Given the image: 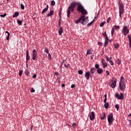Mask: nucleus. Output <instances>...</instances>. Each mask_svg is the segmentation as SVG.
<instances>
[{
  "mask_svg": "<svg viewBox=\"0 0 131 131\" xmlns=\"http://www.w3.org/2000/svg\"><path fill=\"white\" fill-rule=\"evenodd\" d=\"M61 86L62 88H64V86H65V84H62Z\"/></svg>",
  "mask_w": 131,
  "mask_h": 131,
  "instance_id": "e2e57ef3",
  "label": "nucleus"
},
{
  "mask_svg": "<svg viewBox=\"0 0 131 131\" xmlns=\"http://www.w3.org/2000/svg\"><path fill=\"white\" fill-rule=\"evenodd\" d=\"M96 73V69L95 68H92L90 70V73L91 74H95Z\"/></svg>",
  "mask_w": 131,
  "mask_h": 131,
  "instance_id": "f3484780",
  "label": "nucleus"
},
{
  "mask_svg": "<svg viewBox=\"0 0 131 131\" xmlns=\"http://www.w3.org/2000/svg\"><path fill=\"white\" fill-rule=\"evenodd\" d=\"M115 97L118 100H123V98H124V96H123V94H122V93H120V95L118 93H116L115 94Z\"/></svg>",
  "mask_w": 131,
  "mask_h": 131,
  "instance_id": "6e6552de",
  "label": "nucleus"
},
{
  "mask_svg": "<svg viewBox=\"0 0 131 131\" xmlns=\"http://www.w3.org/2000/svg\"><path fill=\"white\" fill-rule=\"evenodd\" d=\"M7 16V14L5 13L4 14H1L0 17H2V18H4Z\"/></svg>",
  "mask_w": 131,
  "mask_h": 131,
  "instance_id": "4c0bfd02",
  "label": "nucleus"
},
{
  "mask_svg": "<svg viewBox=\"0 0 131 131\" xmlns=\"http://www.w3.org/2000/svg\"><path fill=\"white\" fill-rule=\"evenodd\" d=\"M114 29L117 30L119 29V28H120V27L119 26H114Z\"/></svg>",
  "mask_w": 131,
  "mask_h": 131,
  "instance_id": "c756f323",
  "label": "nucleus"
},
{
  "mask_svg": "<svg viewBox=\"0 0 131 131\" xmlns=\"http://www.w3.org/2000/svg\"><path fill=\"white\" fill-rule=\"evenodd\" d=\"M104 106L105 107V109H107V108L109 107V103L105 102V104L104 105Z\"/></svg>",
  "mask_w": 131,
  "mask_h": 131,
  "instance_id": "a878e982",
  "label": "nucleus"
},
{
  "mask_svg": "<svg viewBox=\"0 0 131 131\" xmlns=\"http://www.w3.org/2000/svg\"><path fill=\"white\" fill-rule=\"evenodd\" d=\"M100 118L101 120H103L105 118H106V115H105L104 113H102L100 115Z\"/></svg>",
  "mask_w": 131,
  "mask_h": 131,
  "instance_id": "412c9836",
  "label": "nucleus"
},
{
  "mask_svg": "<svg viewBox=\"0 0 131 131\" xmlns=\"http://www.w3.org/2000/svg\"><path fill=\"white\" fill-rule=\"evenodd\" d=\"M89 22V17H84L82 19V22H81V24H82V25H85V24H86V23H88Z\"/></svg>",
  "mask_w": 131,
  "mask_h": 131,
  "instance_id": "1a4fd4ad",
  "label": "nucleus"
},
{
  "mask_svg": "<svg viewBox=\"0 0 131 131\" xmlns=\"http://www.w3.org/2000/svg\"><path fill=\"white\" fill-rule=\"evenodd\" d=\"M64 67L66 68H69V67H68V65H67V64H64Z\"/></svg>",
  "mask_w": 131,
  "mask_h": 131,
  "instance_id": "6e6d98bb",
  "label": "nucleus"
},
{
  "mask_svg": "<svg viewBox=\"0 0 131 131\" xmlns=\"http://www.w3.org/2000/svg\"><path fill=\"white\" fill-rule=\"evenodd\" d=\"M127 36L129 40V43H131V36L129 35H128Z\"/></svg>",
  "mask_w": 131,
  "mask_h": 131,
  "instance_id": "7c9ffc66",
  "label": "nucleus"
},
{
  "mask_svg": "<svg viewBox=\"0 0 131 131\" xmlns=\"http://www.w3.org/2000/svg\"><path fill=\"white\" fill-rule=\"evenodd\" d=\"M98 45H99L100 46H102L103 45V43L102 42H98Z\"/></svg>",
  "mask_w": 131,
  "mask_h": 131,
  "instance_id": "603ef678",
  "label": "nucleus"
},
{
  "mask_svg": "<svg viewBox=\"0 0 131 131\" xmlns=\"http://www.w3.org/2000/svg\"><path fill=\"white\" fill-rule=\"evenodd\" d=\"M97 72L98 74H102V73H103V69L99 68L98 70H97Z\"/></svg>",
  "mask_w": 131,
  "mask_h": 131,
  "instance_id": "aec40b11",
  "label": "nucleus"
},
{
  "mask_svg": "<svg viewBox=\"0 0 131 131\" xmlns=\"http://www.w3.org/2000/svg\"><path fill=\"white\" fill-rule=\"evenodd\" d=\"M78 74L81 75L83 73V72L82 71V70H79L78 71Z\"/></svg>",
  "mask_w": 131,
  "mask_h": 131,
  "instance_id": "e433bc0d",
  "label": "nucleus"
},
{
  "mask_svg": "<svg viewBox=\"0 0 131 131\" xmlns=\"http://www.w3.org/2000/svg\"><path fill=\"white\" fill-rule=\"evenodd\" d=\"M105 23H106V21H103L100 24V27H103V26H104V25H105Z\"/></svg>",
  "mask_w": 131,
  "mask_h": 131,
  "instance_id": "cd10ccee",
  "label": "nucleus"
},
{
  "mask_svg": "<svg viewBox=\"0 0 131 131\" xmlns=\"http://www.w3.org/2000/svg\"><path fill=\"white\" fill-rule=\"evenodd\" d=\"M108 45V41L105 40L104 47H106Z\"/></svg>",
  "mask_w": 131,
  "mask_h": 131,
  "instance_id": "37998d69",
  "label": "nucleus"
},
{
  "mask_svg": "<svg viewBox=\"0 0 131 131\" xmlns=\"http://www.w3.org/2000/svg\"><path fill=\"white\" fill-rule=\"evenodd\" d=\"M32 59L34 60H37V53L35 49H34L33 51Z\"/></svg>",
  "mask_w": 131,
  "mask_h": 131,
  "instance_id": "0eeeda50",
  "label": "nucleus"
},
{
  "mask_svg": "<svg viewBox=\"0 0 131 131\" xmlns=\"http://www.w3.org/2000/svg\"><path fill=\"white\" fill-rule=\"evenodd\" d=\"M34 92H35V90H34V89H33V88H31V93H34Z\"/></svg>",
  "mask_w": 131,
  "mask_h": 131,
  "instance_id": "49530a36",
  "label": "nucleus"
},
{
  "mask_svg": "<svg viewBox=\"0 0 131 131\" xmlns=\"http://www.w3.org/2000/svg\"><path fill=\"white\" fill-rule=\"evenodd\" d=\"M105 40H106V41H108L109 38H108L107 37V36H106V37H105Z\"/></svg>",
  "mask_w": 131,
  "mask_h": 131,
  "instance_id": "4d7b16f0",
  "label": "nucleus"
},
{
  "mask_svg": "<svg viewBox=\"0 0 131 131\" xmlns=\"http://www.w3.org/2000/svg\"><path fill=\"white\" fill-rule=\"evenodd\" d=\"M55 4H56V3H55V1H52L51 5L52 6H55Z\"/></svg>",
  "mask_w": 131,
  "mask_h": 131,
  "instance_id": "58836bf2",
  "label": "nucleus"
},
{
  "mask_svg": "<svg viewBox=\"0 0 131 131\" xmlns=\"http://www.w3.org/2000/svg\"><path fill=\"white\" fill-rule=\"evenodd\" d=\"M78 4H79V3L73 2L71 3L70 6L68 7L67 11V17H68V18L70 17L71 12H74V9L76 8L77 6H78Z\"/></svg>",
  "mask_w": 131,
  "mask_h": 131,
  "instance_id": "f257e3e1",
  "label": "nucleus"
},
{
  "mask_svg": "<svg viewBox=\"0 0 131 131\" xmlns=\"http://www.w3.org/2000/svg\"><path fill=\"white\" fill-rule=\"evenodd\" d=\"M129 48L130 49V48H131V43H129Z\"/></svg>",
  "mask_w": 131,
  "mask_h": 131,
  "instance_id": "338daca9",
  "label": "nucleus"
},
{
  "mask_svg": "<svg viewBox=\"0 0 131 131\" xmlns=\"http://www.w3.org/2000/svg\"><path fill=\"white\" fill-rule=\"evenodd\" d=\"M62 33H63V28L60 27L58 30L59 35H62Z\"/></svg>",
  "mask_w": 131,
  "mask_h": 131,
  "instance_id": "a211bd4d",
  "label": "nucleus"
},
{
  "mask_svg": "<svg viewBox=\"0 0 131 131\" xmlns=\"http://www.w3.org/2000/svg\"><path fill=\"white\" fill-rule=\"evenodd\" d=\"M128 117L131 116V113L128 115Z\"/></svg>",
  "mask_w": 131,
  "mask_h": 131,
  "instance_id": "774afa93",
  "label": "nucleus"
},
{
  "mask_svg": "<svg viewBox=\"0 0 131 131\" xmlns=\"http://www.w3.org/2000/svg\"><path fill=\"white\" fill-rule=\"evenodd\" d=\"M64 63H65L64 61H62L61 62V65H63V64H64Z\"/></svg>",
  "mask_w": 131,
  "mask_h": 131,
  "instance_id": "0e129e2a",
  "label": "nucleus"
},
{
  "mask_svg": "<svg viewBox=\"0 0 131 131\" xmlns=\"http://www.w3.org/2000/svg\"><path fill=\"white\" fill-rule=\"evenodd\" d=\"M92 75V74L90 71H88L85 73L84 76L87 80H89L90 79V77Z\"/></svg>",
  "mask_w": 131,
  "mask_h": 131,
  "instance_id": "ddd939ff",
  "label": "nucleus"
},
{
  "mask_svg": "<svg viewBox=\"0 0 131 131\" xmlns=\"http://www.w3.org/2000/svg\"><path fill=\"white\" fill-rule=\"evenodd\" d=\"M54 14V11L53 10H50L49 13L47 14V17H51Z\"/></svg>",
  "mask_w": 131,
  "mask_h": 131,
  "instance_id": "dca6fc26",
  "label": "nucleus"
},
{
  "mask_svg": "<svg viewBox=\"0 0 131 131\" xmlns=\"http://www.w3.org/2000/svg\"><path fill=\"white\" fill-rule=\"evenodd\" d=\"M45 53H47V54H50V53H49V49H48V48H45Z\"/></svg>",
  "mask_w": 131,
  "mask_h": 131,
  "instance_id": "f704fd0d",
  "label": "nucleus"
},
{
  "mask_svg": "<svg viewBox=\"0 0 131 131\" xmlns=\"http://www.w3.org/2000/svg\"><path fill=\"white\" fill-rule=\"evenodd\" d=\"M129 122L130 123V126L131 127V120H129Z\"/></svg>",
  "mask_w": 131,
  "mask_h": 131,
  "instance_id": "69168bd1",
  "label": "nucleus"
},
{
  "mask_svg": "<svg viewBox=\"0 0 131 131\" xmlns=\"http://www.w3.org/2000/svg\"><path fill=\"white\" fill-rule=\"evenodd\" d=\"M106 73L107 74L106 75H110V72H109V71H106Z\"/></svg>",
  "mask_w": 131,
  "mask_h": 131,
  "instance_id": "3c124183",
  "label": "nucleus"
},
{
  "mask_svg": "<svg viewBox=\"0 0 131 131\" xmlns=\"http://www.w3.org/2000/svg\"><path fill=\"white\" fill-rule=\"evenodd\" d=\"M106 61H107L108 62H110V59H111V58H109V57L106 56Z\"/></svg>",
  "mask_w": 131,
  "mask_h": 131,
  "instance_id": "79ce46f5",
  "label": "nucleus"
},
{
  "mask_svg": "<svg viewBox=\"0 0 131 131\" xmlns=\"http://www.w3.org/2000/svg\"><path fill=\"white\" fill-rule=\"evenodd\" d=\"M111 20V17H108L106 20L107 23H109Z\"/></svg>",
  "mask_w": 131,
  "mask_h": 131,
  "instance_id": "c03bdc74",
  "label": "nucleus"
},
{
  "mask_svg": "<svg viewBox=\"0 0 131 131\" xmlns=\"http://www.w3.org/2000/svg\"><path fill=\"white\" fill-rule=\"evenodd\" d=\"M115 31V29L114 28H112V32H111L112 36H113V34H114Z\"/></svg>",
  "mask_w": 131,
  "mask_h": 131,
  "instance_id": "c85d7f7f",
  "label": "nucleus"
},
{
  "mask_svg": "<svg viewBox=\"0 0 131 131\" xmlns=\"http://www.w3.org/2000/svg\"><path fill=\"white\" fill-rule=\"evenodd\" d=\"M72 126L73 127H75V126H76V124L75 123H73Z\"/></svg>",
  "mask_w": 131,
  "mask_h": 131,
  "instance_id": "8fccbe9b",
  "label": "nucleus"
},
{
  "mask_svg": "<svg viewBox=\"0 0 131 131\" xmlns=\"http://www.w3.org/2000/svg\"><path fill=\"white\" fill-rule=\"evenodd\" d=\"M33 78H36V74H34L32 76Z\"/></svg>",
  "mask_w": 131,
  "mask_h": 131,
  "instance_id": "5fc2aeb1",
  "label": "nucleus"
},
{
  "mask_svg": "<svg viewBox=\"0 0 131 131\" xmlns=\"http://www.w3.org/2000/svg\"><path fill=\"white\" fill-rule=\"evenodd\" d=\"M22 73H23V71H19V76H21L22 75Z\"/></svg>",
  "mask_w": 131,
  "mask_h": 131,
  "instance_id": "a18cd8bd",
  "label": "nucleus"
},
{
  "mask_svg": "<svg viewBox=\"0 0 131 131\" xmlns=\"http://www.w3.org/2000/svg\"><path fill=\"white\" fill-rule=\"evenodd\" d=\"M119 88L120 91H124L125 90V83H124V78L123 76H121L119 84Z\"/></svg>",
  "mask_w": 131,
  "mask_h": 131,
  "instance_id": "f03ea898",
  "label": "nucleus"
},
{
  "mask_svg": "<svg viewBox=\"0 0 131 131\" xmlns=\"http://www.w3.org/2000/svg\"><path fill=\"white\" fill-rule=\"evenodd\" d=\"M49 10V5H47L46 7L42 10L41 13L43 14L44 13H46Z\"/></svg>",
  "mask_w": 131,
  "mask_h": 131,
  "instance_id": "6ab92c4d",
  "label": "nucleus"
},
{
  "mask_svg": "<svg viewBox=\"0 0 131 131\" xmlns=\"http://www.w3.org/2000/svg\"><path fill=\"white\" fill-rule=\"evenodd\" d=\"M107 101V98H105L104 100V102L106 103V102Z\"/></svg>",
  "mask_w": 131,
  "mask_h": 131,
  "instance_id": "680f3d73",
  "label": "nucleus"
},
{
  "mask_svg": "<svg viewBox=\"0 0 131 131\" xmlns=\"http://www.w3.org/2000/svg\"><path fill=\"white\" fill-rule=\"evenodd\" d=\"M95 69H100V66L99 65V64H96L95 65Z\"/></svg>",
  "mask_w": 131,
  "mask_h": 131,
  "instance_id": "bb28decb",
  "label": "nucleus"
},
{
  "mask_svg": "<svg viewBox=\"0 0 131 131\" xmlns=\"http://www.w3.org/2000/svg\"><path fill=\"white\" fill-rule=\"evenodd\" d=\"M55 75H59V73L58 72H56L55 73Z\"/></svg>",
  "mask_w": 131,
  "mask_h": 131,
  "instance_id": "052dcab7",
  "label": "nucleus"
},
{
  "mask_svg": "<svg viewBox=\"0 0 131 131\" xmlns=\"http://www.w3.org/2000/svg\"><path fill=\"white\" fill-rule=\"evenodd\" d=\"M25 74H26V75L27 76H28V75H29V73H28V71H26V72H25Z\"/></svg>",
  "mask_w": 131,
  "mask_h": 131,
  "instance_id": "864d4df0",
  "label": "nucleus"
},
{
  "mask_svg": "<svg viewBox=\"0 0 131 131\" xmlns=\"http://www.w3.org/2000/svg\"><path fill=\"white\" fill-rule=\"evenodd\" d=\"M94 57H95V55H93L91 56V59L93 60L94 59Z\"/></svg>",
  "mask_w": 131,
  "mask_h": 131,
  "instance_id": "13d9d810",
  "label": "nucleus"
},
{
  "mask_svg": "<svg viewBox=\"0 0 131 131\" xmlns=\"http://www.w3.org/2000/svg\"><path fill=\"white\" fill-rule=\"evenodd\" d=\"M110 63L111 65H114V63L113 61H112V60H110Z\"/></svg>",
  "mask_w": 131,
  "mask_h": 131,
  "instance_id": "09e8293b",
  "label": "nucleus"
},
{
  "mask_svg": "<svg viewBox=\"0 0 131 131\" xmlns=\"http://www.w3.org/2000/svg\"><path fill=\"white\" fill-rule=\"evenodd\" d=\"M107 121L109 124L113 123V114L112 113L107 115Z\"/></svg>",
  "mask_w": 131,
  "mask_h": 131,
  "instance_id": "39448f33",
  "label": "nucleus"
},
{
  "mask_svg": "<svg viewBox=\"0 0 131 131\" xmlns=\"http://www.w3.org/2000/svg\"><path fill=\"white\" fill-rule=\"evenodd\" d=\"M92 53L91 52V51H88L86 52V55H92Z\"/></svg>",
  "mask_w": 131,
  "mask_h": 131,
  "instance_id": "a19ab883",
  "label": "nucleus"
},
{
  "mask_svg": "<svg viewBox=\"0 0 131 131\" xmlns=\"http://www.w3.org/2000/svg\"><path fill=\"white\" fill-rule=\"evenodd\" d=\"M111 88L114 89L116 86V79L114 81H112V83L111 84Z\"/></svg>",
  "mask_w": 131,
  "mask_h": 131,
  "instance_id": "4468645a",
  "label": "nucleus"
},
{
  "mask_svg": "<svg viewBox=\"0 0 131 131\" xmlns=\"http://www.w3.org/2000/svg\"><path fill=\"white\" fill-rule=\"evenodd\" d=\"M71 88L72 89H74V88H75V84H72L71 86Z\"/></svg>",
  "mask_w": 131,
  "mask_h": 131,
  "instance_id": "de8ad7c7",
  "label": "nucleus"
},
{
  "mask_svg": "<svg viewBox=\"0 0 131 131\" xmlns=\"http://www.w3.org/2000/svg\"><path fill=\"white\" fill-rule=\"evenodd\" d=\"M30 59V56H29V51L28 50L26 51V63H27V67L28 66L27 63H28V61Z\"/></svg>",
  "mask_w": 131,
  "mask_h": 131,
  "instance_id": "9b49d317",
  "label": "nucleus"
},
{
  "mask_svg": "<svg viewBox=\"0 0 131 131\" xmlns=\"http://www.w3.org/2000/svg\"><path fill=\"white\" fill-rule=\"evenodd\" d=\"M89 118L91 121H93L95 119V113L94 112H92L89 114Z\"/></svg>",
  "mask_w": 131,
  "mask_h": 131,
  "instance_id": "9d476101",
  "label": "nucleus"
},
{
  "mask_svg": "<svg viewBox=\"0 0 131 131\" xmlns=\"http://www.w3.org/2000/svg\"><path fill=\"white\" fill-rule=\"evenodd\" d=\"M84 17H85V16L84 15H81V16L79 17V18L78 19H77V20L75 21L76 24H78V23H79V22H80V23H81L82 18H84Z\"/></svg>",
  "mask_w": 131,
  "mask_h": 131,
  "instance_id": "f8f14e48",
  "label": "nucleus"
},
{
  "mask_svg": "<svg viewBox=\"0 0 131 131\" xmlns=\"http://www.w3.org/2000/svg\"><path fill=\"white\" fill-rule=\"evenodd\" d=\"M122 32L125 36L126 35H127L129 33V30H128V27L127 26H124L122 28Z\"/></svg>",
  "mask_w": 131,
  "mask_h": 131,
  "instance_id": "423d86ee",
  "label": "nucleus"
},
{
  "mask_svg": "<svg viewBox=\"0 0 131 131\" xmlns=\"http://www.w3.org/2000/svg\"><path fill=\"white\" fill-rule=\"evenodd\" d=\"M17 22L19 25H21V24H22V21L20 19H17Z\"/></svg>",
  "mask_w": 131,
  "mask_h": 131,
  "instance_id": "473e14b6",
  "label": "nucleus"
},
{
  "mask_svg": "<svg viewBox=\"0 0 131 131\" xmlns=\"http://www.w3.org/2000/svg\"><path fill=\"white\" fill-rule=\"evenodd\" d=\"M115 107L117 109V111H118V109H119V104H116L115 106Z\"/></svg>",
  "mask_w": 131,
  "mask_h": 131,
  "instance_id": "c9c22d12",
  "label": "nucleus"
},
{
  "mask_svg": "<svg viewBox=\"0 0 131 131\" xmlns=\"http://www.w3.org/2000/svg\"><path fill=\"white\" fill-rule=\"evenodd\" d=\"M77 10L78 12L81 13V14H83V15H86L88 14V11L84 9L83 6H82L80 3H79L78 4Z\"/></svg>",
  "mask_w": 131,
  "mask_h": 131,
  "instance_id": "7ed1b4c3",
  "label": "nucleus"
},
{
  "mask_svg": "<svg viewBox=\"0 0 131 131\" xmlns=\"http://www.w3.org/2000/svg\"><path fill=\"white\" fill-rule=\"evenodd\" d=\"M19 16V12H14V14L13 15V18H16V17H18Z\"/></svg>",
  "mask_w": 131,
  "mask_h": 131,
  "instance_id": "4be33fe9",
  "label": "nucleus"
},
{
  "mask_svg": "<svg viewBox=\"0 0 131 131\" xmlns=\"http://www.w3.org/2000/svg\"><path fill=\"white\" fill-rule=\"evenodd\" d=\"M95 21V19H93L92 21L88 24V26H91L92 25V24Z\"/></svg>",
  "mask_w": 131,
  "mask_h": 131,
  "instance_id": "72a5a7b5",
  "label": "nucleus"
},
{
  "mask_svg": "<svg viewBox=\"0 0 131 131\" xmlns=\"http://www.w3.org/2000/svg\"><path fill=\"white\" fill-rule=\"evenodd\" d=\"M116 62L118 65H120V64H121V61L119 59H117Z\"/></svg>",
  "mask_w": 131,
  "mask_h": 131,
  "instance_id": "393cba45",
  "label": "nucleus"
},
{
  "mask_svg": "<svg viewBox=\"0 0 131 131\" xmlns=\"http://www.w3.org/2000/svg\"><path fill=\"white\" fill-rule=\"evenodd\" d=\"M20 9L21 10H24V9H25V7L24 6V5L22 4H20Z\"/></svg>",
  "mask_w": 131,
  "mask_h": 131,
  "instance_id": "2f4dec72",
  "label": "nucleus"
},
{
  "mask_svg": "<svg viewBox=\"0 0 131 131\" xmlns=\"http://www.w3.org/2000/svg\"><path fill=\"white\" fill-rule=\"evenodd\" d=\"M104 62H105V59H102L101 60V63L103 65V68H106V67H107V63Z\"/></svg>",
  "mask_w": 131,
  "mask_h": 131,
  "instance_id": "2eb2a0df",
  "label": "nucleus"
},
{
  "mask_svg": "<svg viewBox=\"0 0 131 131\" xmlns=\"http://www.w3.org/2000/svg\"><path fill=\"white\" fill-rule=\"evenodd\" d=\"M102 35H103V36H104V37H107V34L106 33V32H104L102 33Z\"/></svg>",
  "mask_w": 131,
  "mask_h": 131,
  "instance_id": "ea45409f",
  "label": "nucleus"
},
{
  "mask_svg": "<svg viewBox=\"0 0 131 131\" xmlns=\"http://www.w3.org/2000/svg\"><path fill=\"white\" fill-rule=\"evenodd\" d=\"M119 17H121L122 14H123L124 13V5H123V4L120 3L119 2Z\"/></svg>",
  "mask_w": 131,
  "mask_h": 131,
  "instance_id": "20e7f679",
  "label": "nucleus"
},
{
  "mask_svg": "<svg viewBox=\"0 0 131 131\" xmlns=\"http://www.w3.org/2000/svg\"><path fill=\"white\" fill-rule=\"evenodd\" d=\"M5 33H6V35H7V36L6 37V39H7V40H9V39H10V33H9V32H8V31H6Z\"/></svg>",
  "mask_w": 131,
  "mask_h": 131,
  "instance_id": "5701e85b",
  "label": "nucleus"
},
{
  "mask_svg": "<svg viewBox=\"0 0 131 131\" xmlns=\"http://www.w3.org/2000/svg\"><path fill=\"white\" fill-rule=\"evenodd\" d=\"M48 57L49 58H52V56H51V54L50 53H48Z\"/></svg>",
  "mask_w": 131,
  "mask_h": 131,
  "instance_id": "bf43d9fd",
  "label": "nucleus"
},
{
  "mask_svg": "<svg viewBox=\"0 0 131 131\" xmlns=\"http://www.w3.org/2000/svg\"><path fill=\"white\" fill-rule=\"evenodd\" d=\"M114 47L115 49H118L119 48V44H118V43H115Z\"/></svg>",
  "mask_w": 131,
  "mask_h": 131,
  "instance_id": "b1692460",
  "label": "nucleus"
}]
</instances>
